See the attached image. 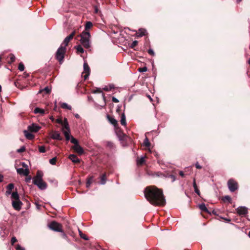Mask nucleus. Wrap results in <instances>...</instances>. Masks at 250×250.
I'll use <instances>...</instances> for the list:
<instances>
[{
    "mask_svg": "<svg viewBox=\"0 0 250 250\" xmlns=\"http://www.w3.org/2000/svg\"><path fill=\"white\" fill-rule=\"evenodd\" d=\"M144 194L146 200L153 206H164L166 204L163 190L155 186L146 187Z\"/></svg>",
    "mask_w": 250,
    "mask_h": 250,
    "instance_id": "obj_1",
    "label": "nucleus"
},
{
    "mask_svg": "<svg viewBox=\"0 0 250 250\" xmlns=\"http://www.w3.org/2000/svg\"><path fill=\"white\" fill-rule=\"evenodd\" d=\"M81 37L80 40L82 45L85 48H89L90 47V38L91 37L88 31H83L78 37Z\"/></svg>",
    "mask_w": 250,
    "mask_h": 250,
    "instance_id": "obj_2",
    "label": "nucleus"
},
{
    "mask_svg": "<svg viewBox=\"0 0 250 250\" xmlns=\"http://www.w3.org/2000/svg\"><path fill=\"white\" fill-rule=\"evenodd\" d=\"M11 199L13 208L16 210H20L22 203L20 200L19 195L17 190L12 192Z\"/></svg>",
    "mask_w": 250,
    "mask_h": 250,
    "instance_id": "obj_3",
    "label": "nucleus"
},
{
    "mask_svg": "<svg viewBox=\"0 0 250 250\" xmlns=\"http://www.w3.org/2000/svg\"><path fill=\"white\" fill-rule=\"evenodd\" d=\"M62 45L59 47L55 54V58L58 61L60 64H62L63 62L64 55L66 52V48Z\"/></svg>",
    "mask_w": 250,
    "mask_h": 250,
    "instance_id": "obj_4",
    "label": "nucleus"
},
{
    "mask_svg": "<svg viewBox=\"0 0 250 250\" xmlns=\"http://www.w3.org/2000/svg\"><path fill=\"white\" fill-rule=\"evenodd\" d=\"M48 227L50 228V229H51L54 231L61 232H62V225L61 224H60L55 221H52L51 222H50L48 225Z\"/></svg>",
    "mask_w": 250,
    "mask_h": 250,
    "instance_id": "obj_5",
    "label": "nucleus"
},
{
    "mask_svg": "<svg viewBox=\"0 0 250 250\" xmlns=\"http://www.w3.org/2000/svg\"><path fill=\"white\" fill-rule=\"evenodd\" d=\"M228 186L231 192H234L238 188V183L233 179H230L228 181Z\"/></svg>",
    "mask_w": 250,
    "mask_h": 250,
    "instance_id": "obj_6",
    "label": "nucleus"
},
{
    "mask_svg": "<svg viewBox=\"0 0 250 250\" xmlns=\"http://www.w3.org/2000/svg\"><path fill=\"white\" fill-rule=\"evenodd\" d=\"M33 183L37 186L42 190L45 189L47 188V184L43 180L38 181L33 180Z\"/></svg>",
    "mask_w": 250,
    "mask_h": 250,
    "instance_id": "obj_7",
    "label": "nucleus"
},
{
    "mask_svg": "<svg viewBox=\"0 0 250 250\" xmlns=\"http://www.w3.org/2000/svg\"><path fill=\"white\" fill-rule=\"evenodd\" d=\"M90 68L88 66V63L86 62H84L83 64V74L85 73V75L83 76L84 80H86L90 75Z\"/></svg>",
    "mask_w": 250,
    "mask_h": 250,
    "instance_id": "obj_8",
    "label": "nucleus"
},
{
    "mask_svg": "<svg viewBox=\"0 0 250 250\" xmlns=\"http://www.w3.org/2000/svg\"><path fill=\"white\" fill-rule=\"evenodd\" d=\"M75 34L76 32L75 31H74L69 36H68L65 38L62 43V44H64V46L66 47L68 45L70 41L73 39L74 36L75 35Z\"/></svg>",
    "mask_w": 250,
    "mask_h": 250,
    "instance_id": "obj_9",
    "label": "nucleus"
},
{
    "mask_svg": "<svg viewBox=\"0 0 250 250\" xmlns=\"http://www.w3.org/2000/svg\"><path fill=\"white\" fill-rule=\"evenodd\" d=\"M71 148L79 155H81L84 153V150L83 148L79 145V144L73 146L71 147Z\"/></svg>",
    "mask_w": 250,
    "mask_h": 250,
    "instance_id": "obj_10",
    "label": "nucleus"
},
{
    "mask_svg": "<svg viewBox=\"0 0 250 250\" xmlns=\"http://www.w3.org/2000/svg\"><path fill=\"white\" fill-rule=\"evenodd\" d=\"M237 213L239 215H245L248 212V208L245 207H239L236 209Z\"/></svg>",
    "mask_w": 250,
    "mask_h": 250,
    "instance_id": "obj_11",
    "label": "nucleus"
},
{
    "mask_svg": "<svg viewBox=\"0 0 250 250\" xmlns=\"http://www.w3.org/2000/svg\"><path fill=\"white\" fill-rule=\"evenodd\" d=\"M51 137L54 140H57L61 141L62 140V137L61 136L60 133L58 131H53L51 134Z\"/></svg>",
    "mask_w": 250,
    "mask_h": 250,
    "instance_id": "obj_12",
    "label": "nucleus"
},
{
    "mask_svg": "<svg viewBox=\"0 0 250 250\" xmlns=\"http://www.w3.org/2000/svg\"><path fill=\"white\" fill-rule=\"evenodd\" d=\"M17 171L18 174H23L26 176H27L30 173V171L28 168H25L24 169L22 168H20L17 169Z\"/></svg>",
    "mask_w": 250,
    "mask_h": 250,
    "instance_id": "obj_13",
    "label": "nucleus"
},
{
    "mask_svg": "<svg viewBox=\"0 0 250 250\" xmlns=\"http://www.w3.org/2000/svg\"><path fill=\"white\" fill-rule=\"evenodd\" d=\"M40 126L35 124H33L32 125H29L28 127V129L30 131L34 132H38L40 130Z\"/></svg>",
    "mask_w": 250,
    "mask_h": 250,
    "instance_id": "obj_14",
    "label": "nucleus"
},
{
    "mask_svg": "<svg viewBox=\"0 0 250 250\" xmlns=\"http://www.w3.org/2000/svg\"><path fill=\"white\" fill-rule=\"evenodd\" d=\"M68 158L74 164H79V163H80V162H81L80 159H79L77 157V156L76 155H75V154H70Z\"/></svg>",
    "mask_w": 250,
    "mask_h": 250,
    "instance_id": "obj_15",
    "label": "nucleus"
},
{
    "mask_svg": "<svg viewBox=\"0 0 250 250\" xmlns=\"http://www.w3.org/2000/svg\"><path fill=\"white\" fill-rule=\"evenodd\" d=\"M107 118L109 122L112 124L115 127H117V126H118L117 121L114 118L109 115H107Z\"/></svg>",
    "mask_w": 250,
    "mask_h": 250,
    "instance_id": "obj_16",
    "label": "nucleus"
},
{
    "mask_svg": "<svg viewBox=\"0 0 250 250\" xmlns=\"http://www.w3.org/2000/svg\"><path fill=\"white\" fill-rule=\"evenodd\" d=\"M43 174L41 170H38L37 172L36 176L34 177L33 180H42Z\"/></svg>",
    "mask_w": 250,
    "mask_h": 250,
    "instance_id": "obj_17",
    "label": "nucleus"
},
{
    "mask_svg": "<svg viewBox=\"0 0 250 250\" xmlns=\"http://www.w3.org/2000/svg\"><path fill=\"white\" fill-rule=\"evenodd\" d=\"M121 110H117V112L119 114H121L120 111ZM121 124L123 125H126V119H125V113H121Z\"/></svg>",
    "mask_w": 250,
    "mask_h": 250,
    "instance_id": "obj_18",
    "label": "nucleus"
},
{
    "mask_svg": "<svg viewBox=\"0 0 250 250\" xmlns=\"http://www.w3.org/2000/svg\"><path fill=\"white\" fill-rule=\"evenodd\" d=\"M23 133H24L25 136L26 137V138L27 139L32 140L34 139V135L33 134L29 132L28 131L24 130L23 131Z\"/></svg>",
    "mask_w": 250,
    "mask_h": 250,
    "instance_id": "obj_19",
    "label": "nucleus"
},
{
    "mask_svg": "<svg viewBox=\"0 0 250 250\" xmlns=\"http://www.w3.org/2000/svg\"><path fill=\"white\" fill-rule=\"evenodd\" d=\"M93 179H94L93 176H90L87 177L86 183V187L87 188H89V187L90 186L91 184L93 183Z\"/></svg>",
    "mask_w": 250,
    "mask_h": 250,
    "instance_id": "obj_20",
    "label": "nucleus"
},
{
    "mask_svg": "<svg viewBox=\"0 0 250 250\" xmlns=\"http://www.w3.org/2000/svg\"><path fill=\"white\" fill-rule=\"evenodd\" d=\"M146 29L143 28H140L139 29L138 32L137 33V36L138 37H141L146 35Z\"/></svg>",
    "mask_w": 250,
    "mask_h": 250,
    "instance_id": "obj_21",
    "label": "nucleus"
},
{
    "mask_svg": "<svg viewBox=\"0 0 250 250\" xmlns=\"http://www.w3.org/2000/svg\"><path fill=\"white\" fill-rule=\"evenodd\" d=\"M199 208L202 211H203L205 213H207L208 214L209 213V211H208V208H207V207H206V205L205 204H201L199 205Z\"/></svg>",
    "mask_w": 250,
    "mask_h": 250,
    "instance_id": "obj_22",
    "label": "nucleus"
},
{
    "mask_svg": "<svg viewBox=\"0 0 250 250\" xmlns=\"http://www.w3.org/2000/svg\"><path fill=\"white\" fill-rule=\"evenodd\" d=\"M106 181V174L105 173L103 174L100 177V184L104 185Z\"/></svg>",
    "mask_w": 250,
    "mask_h": 250,
    "instance_id": "obj_23",
    "label": "nucleus"
},
{
    "mask_svg": "<svg viewBox=\"0 0 250 250\" xmlns=\"http://www.w3.org/2000/svg\"><path fill=\"white\" fill-rule=\"evenodd\" d=\"M51 92V89L49 88L48 87H45L44 89L41 90L39 91L40 93H42L43 95L45 94H49Z\"/></svg>",
    "mask_w": 250,
    "mask_h": 250,
    "instance_id": "obj_24",
    "label": "nucleus"
},
{
    "mask_svg": "<svg viewBox=\"0 0 250 250\" xmlns=\"http://www.w3.org/2000/svg\"><path fill=\"white\" fill-rule=\"evenodd\" d=\"M115 88V87L114 84H109L108 85L105 86V87L103 88V90L105 91H109Z\"/></svg>",
    "mask_w": 250,
    "mask_h": 250,
    "instance_id": "obj_25",
    "label": "nucleus"
},
{
    "mask_svg": "<svg viewBox=\"0 0 250 250\" xmlns=\"http://www.w3.org/2000/svg\"><path fill=\"white\" fill-rule=\"evenodd\" d=\"M30 107L32 109H44L42 106L38 105L37 103H32Z\"/></svg>",
    "mask_w": 250,
    "mask_h": 250,
    "instance_id": "obj_26",
    "label": "nucleus"
},
{
    "mask_svg": "<svg viewBox=\"0 0 250 250\" xmlns=\"http://www.w3.org/2000/svg\"><path fill=\"white\" fill-rule=\"evenodd\" d=\"M222 200L224 202H228L229 203H231V201H232L231 197L229 195L223 196L222 197Z\"/></svg>",
    "mask_w": 250,
    "mask_h": 250,
    "instance_id": "obj_27",
    "label": "nucleus"
},
{
    "mask_svg": "<svg viewBox=\"0 0 250 250\" xmlns=\"http://www.w3.org/2000/svg\"><path fill=\"white\" fill-rule=\"evenodd\" d=\"M66 141H69L71 138L70 136V130H64L63 131Z\"/></svg>",
    "mask_w": 250,
    "mask_h": 250,
    "instance_id": "obj_28",
    "label": "nucleus"
},
{
    "mask_svg": "<svg viewBox=\"0 0 250 250\" xmlns=\"http://www.w3.org/2000/svg\"><path fill=\"white\" fill-rule=\"evenodd\" d=\"M60 106L61 108L65 109H71V107L64 103H60Z\"/></svg>",
    "mask_w": 250,
    "mask_h": 250,
    "instance_id": "obj_29",
    "label": "nucleus"
},
{
    "mask_svg": "<svg viewBox=\"0 0 250 250\" xmlns=\"http://www.w3.org/2000/svg\"><path fill=\"white\" fill-rule=\"evenodd\" d=\"M15 60V57L13 54H10L7 58V62L9 63H11L14 62Z\"/></svg>",
    "mask_w": 250,
    "mask_h": 250,
    "instance_id": "obj_30",
    "label": "nucleus"
},
{
    "mask_svg": "<svg viewBox=\"0 0 250 250\" xmlns=\"http://www.w3.org/2000/svg\"><path fill=\"white\" fill-rule=\"evenodd\" d=\"M148 174L150 175H151V176H152L153 177H154V176L159 177L160 176L163 175L162 173H161L160 172H152V171H150V172H148Z\"/></svg>",
    "mask_w": 250,
    "mask_h": 250,
    "instance_id": "obj_31",
    "label": "nucleus"
},
{
    "mask_svg": "<svg viewBox=\"0 0 250 250\" xmlns=\"http://www.w3.org/2000/svg\"><path fill=\"white\" fill-rule=\"evenodd\" d=\"M145 162V157H141L140 159L138 158L137 160V164L139 166L143 165Z\"/></svg>",
    "mask_w": 250,
    "mask_h": 250,
    "instance_id": "obj_32",
    "label": "nucleus"
},
{
    "mask_svg": "<svg viewBox=\"0 0 250 250\" xmlns=\"http://www.w3.org/2000/svg\"><path fill=\"white\" fill-rule=\"evenodd\" d=\"M93 24L91 21H87L85 25V30L84 31H88V30L92 26Z\"/></svg>",
    "mask_w": 250,
    "mask_h": 250,
    "instance_id": "obj_33",
    "label": "nucleus"
},
{
    "mask_svg": "<svg viewBox=\"0 0 250 250\" xmlns=\"http://www.w3.org/2000/svg\"><path fill=\"white\" fill-rule=\"evenodd\" d=\"M63 127L66 129V130H69V127L68 123L67 121V119L65 118L64 119V122H63V125H62Z\"/></svg>",
    "mask_w": 250,
    "mask_h": 250,
    "instance_id": "obj_34",
    "label": "nucleus"
},
{
    "mask_svg": "<svg viewBox=\"0 0 250 250\" xmlns=\"http://www.w3.org/2000/svg\"><path fill=\"white\" fill-rule=\"evenodd\" d=\"M93 93H102V96L104 98V94L103 93L102 90L100 88H96V89L93 90L92 91Z\"/></svg>",
    "mask_w": 250,
    "mask_h": 250,
    "instance_id": "obj_35",
    "label": "nucleus"
},
{
    "mask_svg": "<svg viewBox=\"0 0 250 250\" xmlns=\"http://www.w3.org/2000/svg\"><path fill=\"white\" fill-rule=\"evenodd\" d=\"M75 48L77 49L78 52L80 53H83L84 52V49L81 45L75 46Z\"/></svg>",
    "mask_w": 250,
    "mask_h": 250,
    "instance_id": "obj_36",
    "label": "nucleus"
},
{
    "mask_svg": "<svg viewBox=\"0 0 250 250\" xmlns=\"http://www.w3.org/2000/svg\"><path fill=\"white\" fill-rule=\"evenodd\" d=\"M193 187L194 188V190H195V192L198 194V195H200V191L199 190V189L198 188V187H197V186L196 184V182H195V179H194V182H193Z\"/></svg>",
    "mask_w": 250,
    "mask_h": 250,
    "instance_id": "obj_37",
    "label": "nucleus"
},
{
    "mask_svg": "<svg viewBox=\"0 0 250 250\" xmlns=\"http://www.w3.org/2000/svg\"><path fill=\"white\" fill-rule=\"evenodd\" d=\"M144 145L147 147H149L150 146V143L147 137H146L144 141Z\"/></svg>",
    "mask_w": 250,
    "mask_h": 250,
    "instance_id": "obj_38",
    "label": "nucleus"
},
{
    "mask_svg": "<svg viewBox=\"0 0 250 250\" xmlns=\"http://www.w3.org/2000/svg\"><path fill=\"white\" fill-rule=\"evenodd\" d=\"M70 141H71V143L73 144L74 145H77L79 144L78 141L76 138H75L74 137H73L72 136H71Z\"/></svg>",
    "mask_w": 250,
    "mask_h": 250,
    "instance_id": "obj_39",
    "label": "nucleus"
},
{
    "mask_svg": "<svg viewBox=\"0 0 250 250\" xmlns=\"http://www.w3.org/2000/svg\"><path fill=\"white\" fill-rule=\"evenodd\" d=\"M39 150L41 153H44L46 151L45 148L43 146H39Z\"/></svg>",
    "mask_w": 250,
    "mask_h": 250,
    "instance_id": "obj_40",
    "label": "nucleus"
},
{
    "mask_svg": "<svg viewBox=\"0 0 250 250\" xmlns=\"http://www.w3.org/2000/svg\"><path fill=\"white\" fill-rule=\"evenodd\" d=\"M18 69L21 71H22L24 69V66L22 62H20L18 66Z\"/></svg>",
    "mask_w": 250,
    "mask_h": 250,
    "instance_id": "obj_41",
    "label": "nucleus"
},
{
    "mask_svg": "<svg viewBox=\"0 0 250 250\" xmlns=\"http://www.w3.org/2000/svg\"><path fill=\"white\" fill-rule=\"evenodd\" d=\"M79 233H80V235L82 238H83L85 240H88V237L85 234L83 233L80 230H79Z\"/></svg>",
    "mask_w": 250,
    "mask_h": 250,
    "instance_id": "obj_42",
    "label": "nucleus"
},
{
    "mask_svg": "<svg viewBox=\"0 0 250 250\" xmlns=\"http://www.w3.org/2000/svg\"><path fill=\"white\" fill-rule=\"evenodd\" d=\"M14 185L12 183H10V184H9L7 187H6V188L7 190H11L14 188Z\"/></svg>",
    "mask_w": 250,
    "mask_h": 250,
    "instance_id": "obj_43",
    "label": "nucleus"
},
{
    "mask_svg": "<svg viewBox=\"0 0 250 250\" xmlns=\"http://www.w3.org/2000/svg\"><path fill=\"white\" fill-rule=\"evenodd\" d=\"M117 130V133L119 136H121L122 135H124L123 132L121 130V129L118 127V126H117V127H115Z\"/></svg>",
    "mask_w": 250,
    "mask_h": 250,
    "instance_id": "obj_44",
    "label": "nucleus"
},
{
    "mask_svg": "<svg viewBox=\"0 0 250 250\" xmlns=\"http://www.w3.org/2000/svg\"><path fill=\"white\" fill-rule=\"evenodd\" d=\"M14 85L20 89H22L23 86H21L19 81H16L14 82Z\"/></svg>",
    "mask_w": 250,
    "mask_h": 250,
    "instance_id": "obj_45",
    "label": "nucleus"
},
{
    "mask_svg": "<svg viewBox=\"0 0 250 250\" xmlns=\"http://www.w3.org/2000/svg\"><path fill=\"white\" fill-rule=\"evenodd\" d=\"M57 161V158L56 157H54L51 159L49 160V163L51 164V165H55L56 164V162Z\"/></svg>",
    "mask_w": 250,
    "mask_h": 250,
    "instance_id": "obj_46",
    "label": "nucleus"
},
{
    "mask_svg": "<svg viewBox=\"0 0 250 250\" xmlns=\"http://www.w3.org/2000/svg\"><path fill=\"white\" fill-rule=\"evenodd\" d=\"M138 42L137 41H133L130 45V47L131 48H134L138 44Z\"/></svg>",
    "mask_w": 250,
    "mask_h": 250,
    "instance_id": "obj_47",
    "label": "nucleus"
},
{
    "mask_svg": "<svg viewBox=\"0 0 250 250\" xmlns=\"http://www.w3.org/2000/svg\"><path fill=\"white\" fill-rule=\"evenodd\" d=\"M25 151V146H23L21 147L20 149L17 150V152L19 153H22Z\"/></svg>",
    "mask_w": 250,
    "mask_h": 250,
    "instance_id": "obj_48",
    "label": "nucleus"
},
{
    "mask_svg": "<svg viewBox=\"0 0 250 250\" xmlns=\"http://www.w3.org/2000/svg\"><path fill=\"white\" fill-rule=\"evenodd\" d=\"M17 242V239L15 237H12L11 240V244L12 245H13L15 243Z\"/></svg>",
    "mask_w": 250,
    "mask_h": 250,
    "instance_id": "obj_49",
    "label": "nucleus"
},
{
    "mask_svg": "<svg viewBox=\"0 0 250 250\" xmlns=\"http://www.w3.org/2000/svg\"><path fill=\"white\" fill-rule=\"evenodd\" d=\"M147 71V68L146 67H140L139 68V71L141 72H145Z\"/></svg>",
    "mask_w": 250,
    "mask_h": 250,
    "instance_id": "obj_50",
    "label": "nucleus"
},
{
    "mask_svg": "<svg viewBox=\"0 0 250 250\" xmlns=\"http://www.w3.org/2000/svg\"><path fill=\"white\" fill-rule=\"evenodd\" d=\"M16 250H25L24 248L21 247L19 244H18L16 247Z\"/></svg>",
    "mask_w": 250,
    "mask_h": 250,
    "instance_id": "obj_51",
    "label": "nucleus"
},
{
    "mask_svg": "<svg viewBox=\"0 0 250 250\" xmlns=\"http://www.w3.org/2000/svg\"><path fill=\"white\" fill-rule=\"evenodd\" d=\"M34 113L37 114V113H41V114H44L45 113V110H34Z\"/></svg>",
    "mask_w": 250,
    "mask_h": 250,
    "instance_id": "obj_52",
    "label": "nucleus"
},
{
    "mask_svg": "<svg viewBox=\"0 0 250 250\" xmlns=\"http://www.w3.org/2000/svg\"><path fill=\"white\" fill-rule=\"evenodd\" d=\"M56 122L59 124L63 125V122H62V119H61V118L57 119L56 120Z\"/></svg>",
    "mask_w": 250,
    "mask_h": 250,
    "instance_id": "obj_53",
    "label": "nucleus"
},
{
    "mask_svg": "<svg viewBox=\"0 0 250 250\" xmlns=\"http://www.w3.org/2000/svg\"><path fill=\"white\" fill-rule=\"evenodd\" d=\"M31 180V176H27V177L25 178V181L27 183H29Z\"/></svg>",
    "mask_w": 250,
    "mask_h": 250,
    "instance_id": "obj_54",
    "label": "nucleus"
},
{
    "mask_svg": "<svg viewBox=\"0 0 250 250\" xmlns=\"http://www.w3.org/2000/svg\"><path fill=\"white\" fill-rule=\"evenodd\" d=\"M148 54H149L150 55H152V56H154V52L153 51V50H152L151 49H149L148 50Z\"/></svg>",
    "mask_w": 250,
    "mask_h": 250,
    "instance_id": "obj_55",
    "label": "nucleus"
},
{
    "mask_svg": "<svg viewBox=\"0 0 250 250\" xmlns=\"http://www.w3.org/2000/svg\"><path fill=\"white\" fill-rule=\"evenodd\" d=\"M195 167L197 169H201L202 168V167L201 166L198 162H197L195 164Z\"/></svg>",
    "mask_w": 250,
    "mask_h": 250,
    "instance_id": "obj_56",
    "label": "nucleus"
},
{
    "mask_svg": "<svg viewBox=\"0 0 250 250\" xmlns=\"http://www.w3.org/2000/svg\"><path fill=\"white\" fill-rule=\"evenodd\" d=\"M94 13L95 14H98V12H99V10H98V7L97 6H94Z\"/></svg>",
    "mask_w": 250,
    "mask_h": 250,
    "instance_id": "obj_57",
    "label": "nucleus"
},
{
    "mask_svg": "<svg viewBox=\"0 0 250 250\" xmlns=\"http://www.w3.org/2000/svg\"><path fill=\"white\" fill-rule=\"evenodd\" d=\"M12 193L11 192V190H9L7 189V190L5 192L6 196H8L10 194L12 195Z\"/></svg>",
    "mask_w": 250,
    "mask_h": 250,
    "instance_id": "obj_58",
    "label": "nucleus"
},
{
    "mask_svg": "<svg viewBox=\"0 0 250 250\" xmlns=\"http://www.w3.org/2000/svg\"><path fill=\"white\" fill-rule=\"evenodd\" d=\"M112 101L113 102H114V103H118L119 102V100L117 98H116L115 97H112Z\"/></svg>",
    "mask_w": 250,
    "mask_h": 250,
    "instance_id": "obj_59",
    "label": "nucleus"
},
{
    "mask_svg": "<svg viewBox=\"0 0 250 250\" xmlns=\"http://www.w3.org/2000/svg\"><path fill=\"white\" fill-rule=\"evenodd\" d=\"M179 175L182 177H185V174L184 173L183 171H180L179 172Z\"/></svg>",
    "mask_w": 250,
    "mask_h": 250,
    "instance_id": "obj_60",
    "label": "nucleus"
},
{
    "mask_svg": "<svg viewBox=\"0 0 250 250\" xmlns=\"http://www.w3.org/2000/svg\"><path fill=\"white\" fill-rule=\"evenodd\" d=\"M22 167H24L25 168H28L27 165L25 163H22Z\"/></svg>",
    "mask_w": 250,
    "mask_h": 250,
    "instance_id": "obj_61",
    "label": "nucleus"
},
{
    "mask_svg": "<svg viewBox=\"0 0 250 250\" xmlns=\"http://www.w3.org/2000/svg\"><path fill=\"white\" fill-rule=\"evenodd\" d=\"M3 176L2 175L0 174V182H1L3 181Z\"/></svg>",
    "mask_w": 250,
    "mask_h": 250,
    "instance_id": "obj_62",
    "label": "nucleus"
},
{
    "mask_svg": "<svg viewBox=\"0 0 250 250\" xmlns=\"http://www.w3.org/2000/svg\"><path fill=\"white\" fill-rule=\"evenodd\" d=\"M81 85H82V83H78L77 84V87H81Z\"/></svg>",
    "mask_w": 250,
    "mask_h": 250,
    "instance_id": "obj_63",
    "label": "nucleus"
},
{
    "mask_svg": "<svg viewBox=\"0 0 250 250\" xmlns=\"http://www.w3.org/2000/svg\"><path fill=\"white\" fill-rule=\"evenodd\" d=\"M62 236L63 237V238H65L66 237V234L64 233H63L62 234Z\"/></svg>",
    "mask_w": 250,
    "mask_h": 250,
    "instance_id": "obj_64",
    "label": "nucleus"
}]
</instances>
